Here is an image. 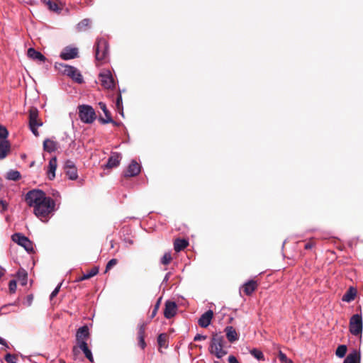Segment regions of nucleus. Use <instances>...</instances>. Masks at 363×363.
<instances>
[{"label":"nucleus","mask_w":363,"mask_h":363,"mask_svg":"<svg viewBox=\"0 0 363 363\" xmlns=\"http://www.w3.org/2000/svg\"><path fill=\"white\" fill-rule=\"evenodd\" d=\"M55 206V201L50 197H47L33 209V213L41 221L47 222L54 212Z\"/></svg>","instance_id":"1"},{"label":"nucleus","mask_w":363,"mask_h":363,"mask_svg":"<svg viewBox=\"0 0 363 363\" xmlns=\"http://www.w3.org/2000/svg\"><path fill=\"white\" fill-rule=\"evenodd\" d=\"M223 336L218 334L213 335L211 338L209 352L218 359L227 354V351L223 349Z\"/></svg>","instance_id":"2"},{"label":"nucleus","mask_w":363,"mask_h":363,"mask_svg":"<svg viewBox=\"0 0 363 363\" xmlns=\"http://www.w3.org/2000/svg\"><path fill=\"white\" fill-rule=\"evenodd\" d=\"M47 198L45 194L38 189L29 191L25 196V200L30 207L35 208L41 202Z\"/></svg>","instance_id":"3"},{"label":"nucleus","mask_w":363,"mask_h":363,"mask_svg":"<svg viewBox=\"0 0 363 363\" xmlns=\"http://www.w3.org/2000/svg\"><path fill=\"white\" fill-rule=\"evenodd\" d=\"M79 117L80 120L87 124L92 123L96 118L94 109L89 105H80L78 107Z\"/></svg>","instance_id":"4"},{"label":"nucleus","mask_w":363,"mask_h":363,"mask_svg":"<svg viewBox=\"0 0 363 363\" xmlns=\"http://www.w3.org/2000/svg\"><path fill=\"white\" fill-rule=\"evenodd\" d=\"M43 125V122L38 118V110L31 108L29 111V127L35 136H38V128Z\"/></svg>","instance_id":"5"},{"label":"nucleus","mask_w":363,"mask_h":363,"mask_svg":"<svg viewBox=\"0 0 363 363\" xmlns=\"http://www.w3.org/2000/svg\"><path fill=\"white\" fill-rule=\"evenodd\" d=\"M350 332L353 335H359L362 333V318L359 314L353 315L350 320Z\"/></svg>","instance_id":"6"},{"label":"nucleus","mask_w":363,"mask_h":363,"mask_svg":"<svg viewBox=\"0 0 363 363\" xmlns=\"http://www.w3.org/2000/svg\"><path fill=\"white\" fill-rule=\"evenodd\" d=\"M108 43L106 40H97L95 47V55L96 60L102 61L105 60L108 55Z\"/></svg>","instance_id":"7"},{"label":"nucleus","mask_w":363,"mask_h":363,"mask_svg":"<svg viewBox=\"0 0 363 363\" xmlns=\"http://www.w3.org/2000/svg\"><path fill=\"white\" fill-rule=\"evenodd\" d=\"M60 65L62 67V72L65 74L71 77L74 81H75L77 83L81 84L83 82L82 75L77 68L67 65L60 64Z\"/></svg>","instance_id":"8"},{"label":"nucleus","mask_w":363,"mask_h":363,"mask_svg":"<svg viewBox=\"0 0 363 363\" xmlns=\"http://www.w3.org/2000/svg\"><path fill=\"white\" fill-rule=\"evenodd\" d=\"M11 239L14 242L24 247L27 252L33 251V242L27 237L23 235L21 233H14L12 235Z\"/></svg>","instance_id":"9"},{"label":"nucleus","mask_w":363,"mask_h":363,"mask_svg":"<svg viewBox=\"0 0 363 363\" xmlns=\"http://www.w3.org/2000/svg\"><path fill=\"white\" fill-rule=\"evenodd\" d=\"M99 80L101 84L107 89L114 87V80L109 70H105L100 73Z\"/></svg>","instance_id":"10"},{"label":"nucleus","mask_w":363,"mask_h":363,"mask_svg":"<svg viewBox=\"0 0 363 363\" xmlns=\"http://www.w3.org/2000/svg\"><path fill=\"white\" fill-rule=\"evenodd\" d=\"M89 330L87 325L80 327L76 333L77 344L79 345L82 342H86V340L89 337Z\"/></svg>","instance_id":"11"},{"label":"nucleus","mask_w":363,"mask_h":363,"mask_svg":"<svg viewBox=\"0 0 363 363\" xmlns=\"http://www.w3.org/2000/svg\"><path fill=\"white\" fill-rule=\"evenodd\" d=\"M177 306L175 302L167 301L165 302V308L164 310V315L166 318L169 319L177 314Z\"/></svg>","instance_id":"12"},{"label":"nucleus","mask_w":363,"mask_h":363,"mask_svg":"<svg viewBox=\"0 0 363 363\" xmlns=\"http://www.w3.org/2000/svg\"><path fill=\"white\" fill-rule=\"evenodd\" d=\"M140 172V165L133 160L128 167V169L124 172L123 175L125 177H135L138 175Z\"/></svg>","instance_id":"13"},{"label":"nucleus","mask_w":363,"mask_h":363,"mask_svg":"<svg viewBox=\"0 0 363 363\" xmlns=\"http://www.w3.org/2000/svg\"><path fill=\"white\" fill-rule=\"evenodd\" d=\"M122 156L118 152H112L109 157L107 163L104 165V168L111 169L119 165Z\"/></svg>","instance_id":"14"},{"label":"nucleus","mask_w":363,"mask_h":363,"mask_svg":"<svg viewBox=\"0 0 363 363\" xmlns=\"http://www.w3.org/2000/svg\"><path fill=\"white\" fill-rule=\"evenodd\" d=\"M213 313L211 310H208L201 315L199 319V325L202 328H207L211 321Z\"/></svg>","instance_id":"15"},{"label":"nucleus","mask_w":363,"mask_h":363,"mask_svg":"<svg viewBox=\"0 0 363 363\" xmlns=\"http://www.w3.org/2000/svg\"><path fill=\"white\" fill-rule=\"evenodd\" d=\"M343 363H361L360 350H353L345 359Z\"/></svg>","instance_id":"16"},{"label":"nucleus","mask_w":363,"mask_h":363,"mask_svg":"<svg viewBox=\"0 0 363 363\" xmlns=\"http://www.w3.org/2000/svg\"><path fill=\"white\" fill-rule=\"evenodd\" d=\"M78 50L74 48H65L60 53V57L65 60L74 59L77 56Z\"/></svg>","instance_id":"17"},{"label":"nucleus","mask_w":363,"mask_h":363,"mask_svg":"<svg viewBox=\"0 0 363 363\" xmlns=\"http://www.w3.org/2000/svg\"><path fill=\"white\" fill-rule=\"evenodd\" d=\"M28 57L33 60L40 62H45L46 60V57L41 52L32 48L28 50Z\"/></svg>","instance_id":"18"},{"label":"nucleus","mask_w":363,"mask_h":363,"mask_svg":"<svg viewBox=\"0 0 363 363\" xmlns=\"http://www.w3.org/2000/svg\"><path fill=\"white\" fill-rule=\"evenodd\" d=\"M99 106L103 111V112L105 115V117H106L105 118L100 117L99 121L103 124L108 123L109 122H113V120L111 118V113L108 111V110L107 109L106 105L103 102H99Z\"/></svg>","instance_id":"19"},{"label":"nucleus","mask_w":363,"mask_h":363,"mask_svg":"<svg viewBox=\"0 0 363 363\" xmlns=\"http://www.w3.org/2000/svg\"><path fill=\"white\" fill-rule=\"evenodd\" d=\"M59 148V144L57 142L51 140L45 139L43 142V149L48 152H52L56 151Z\"/></svg>","instance_id":"20"},{"label":"nucleus","mask_w":363,"mask_h":363,"mask_svg":"<svg viewBox=\"0 0 363 363\" xmlns=\"http://www.w3.org/2000/svg\"><path fill=\"white\" fill-rule=\"evenodd\" d=\"M57 166V162L55 157H52L49 161L48 176L49 179L52 180L55 177V171Z\"/></svg>","instance_id":"21"},{"label":"nucleus","mask_w":363,"mask_h":363,"mask_svg":"<svg viewBox=\"0 0 363 363\" xmlns=\"http://www.w3.org/2000/svg\"><path fill=\"white\" fill-rule=\"evenodd\" d=\"M10 151V143L6 140L0 142V160L4 159Z\"/></svg>","instance_id":"22"},{"label":"nucleus","mask_w":363,"mask_h":363,"mask_svg":"<svg viewBox=\"0 0 363 363\" xmlns=\"http://www.w3.org/2000/svg\"><path fill=\"white\" fill-rule=\"evenodd\" d=\"M225 332L230 342H233L238 339V333L233 326H227L225 329Z\"/></svg>","instance_id":"23"},{"label":"nucleus","mask_w":363,"mask_h":363,"mask_svg":"<svg viewBox=\"0 0 363 363\" xmlns=\"http://www.w3.org/2000/svg\"><path fill=\"white\" fill-rule=\"evenodd\" d=\"M257 286V284L255 281L250 280L247 282H246L243 286V291L247 295H250L252 293H253L255 290V289Z\"/></svg>","instance_id":"24"},{"label":"nucleus","mask_w":363,"mask_h":363,"mask_svg":"<svg viewBox=\"0 0 363 363\" xmlns=\"http://www.w3.org/2000/svg\"><path fill=\"white\" fill-rule=\"evenodd\" d=\"M79 349L84 352L85 357L90 361H94V357L91 351L89 349L86 342H82V344L77 345Z\"/></svg>","instance_id":"25"},{"label":"nucleus","mask_w":363,"mask_h":363,"mask_svg":"<svg viewBox=\"0 0 363 363\" xmlns=\"http://www.w3.org/2000/svg\"><path fill=\"white\" fill-rule=\"evenodd\" d=\"M79 349L84 352L85 357L90 361H94V357L91 351L89 349L86 342H82V344L77 345Z\"/></svg>","instance_id":"26"},{"label":"nucleus","mask_w":363,"mask_h":363,"mask_svg":"<svg viewBox=\"0 0 363 363\" xmlns=\"http://www.w3.org/2000/svg\"><path fill=\"white\" fill-rule=\"evenodd\" d=\"M188 241L184 239H177L174 242V249L176 252H180L188 245Z\"/></svg>","instance_id":"27"},{"label":"nucleus","mask_w":363,"mask_h":363,"mask_svg":"<svg viewBox=\"0 0 363 363\" xmlns=\"http://www.w3.org/2000/svg\"><path fill=\"white\" fill-rule=\"evenodd\" d=\"M17 279L22 286L26 285L28 281V274L26 271L24 269H20L17 272Z\"/></svg>","instance_id":"28"},{"label":"nucleus","mask_w":363,"mask_h":363,"mask_svg":"<svg viewBox=\"0 0 363 363\" xmlns=\"http://www.w3.org/2000/svg\"><path fill=\"white\" fill-rule=\"evenodd\" d=\"M66 174L71 180H75L78 177L77 171L74 164H72V167L66 170Z\"/></svg>","instance_id":"29"},{"label":"nucleus","mask_w":363,"mask_h":363,"mask_svg":"<svg viewBox=\"0 0 363 363\" xmlns=\"http://www.w3.org/2000/svg\"><path fill=\"white\" fill-rule=\"evenodd\" d=\"M347 351V346L345 345H340L336 349L335 355L339 358H343L345 356Z\"/></svg>","instance_id":"30"},{"label":"nucleus","mask_w":363,"mask_h":363,"mask_svg":"<svg viewBox=\"0 0 363 363\" xmlns=\"http://www.w3.org/2000/svg\"><path fill=\"white\" fill-rule=\"evenodd\" d=\"M21 178V174L17 170H11L6 174V179L11 181H17Z\"/></svg>","instance_id":"31"},{"label":"nucleus","mask_w":363,"mask_h":363,"mask_svg":"<svg viewBox=\"0 0 363 363\" xmlns=\"http://www.w3.org/2000/svg\"><path fill=\"white\" fill-rule=\"evenodd\" d=\"M98 272H99V269L97 267H93L89 272H87L86 273L83 274V276L81 278V280H85V279H90V278L94 277L95 275H96L98 274Z\"/></svg>","instance_id":"32"},{"label":"nucleus","mask_w":363,"mask_h":363,"mask_svg":"<svg viewBox=\"0 0 363 363\" xmlns=\"http://www.w3.org/2000/svg\"><path fill=\"white\" fill-rule=\"evenodd\" d=\"M250 353L259 361L264 359L262 352L258 349H252L250 350Z\"/></svg>","instance_id":"33"},{"label":"nucleus","mask_w":363,"mask_h":363,"mask_svg":"<svg viewBox=\"0 0 363 363\" xmlns=\"http://www.w3.org/2000/svg\"><path fill=\"white\" fill-rule=\"evenodd\" d=\"M172 255L169 252L164 253L163 257L161 258V263L164 265H167L172 261Z\"/></svg>","instance_id":"34"},{"label":"nucleus","mask_w":363,"mask_h":363,"mask_svg":"<svg viewBox=\"0 0 363 363\" xmlns=\"http://www.w3.org/2000/svg\"><path fill=\"white\" fill-rule=\"evenodd\" d=\"M90 24V20L88 18L83 19L77 25V28L79 30H84L86 27H88Z\"/></svg>","instance_id":"35"},{"label":"nucleus","mask_w":363,"mask_h":363,"mask_svg":"<svg viewBox=\"0 0 363 363\" xmlns=\"http://www.w3.org/2000/svg\"><path fill=\"white\" fill-rule=\"evenodd\" d=\"M279 359L281 363H293L292 360L289 359L281 351L279 352Z\"/></svg>","instance_id":"36"},{"label":"nucleus","mask_w":363,"mask_h":363,"mask_svg":"<svg viewBox=\"0 0 363 363\" xmlns=\"http://www.w3.org/2000/svg\"><path fill=\"white\" fill-rule=\"evenodd\" d=\"M146 323H143L138 325V337H145Z\"/></svg>","instance_id":"37"},{"label":"nucleus","mask_w":363,"mask_h":363,"mask_svg":"<svg viewBox=\"0 0 363 363\" xmlns=\"http://www.w3.org/2000/svg\"><path fill=\"white\" fill-rule=\"evenodd\" d=\"M162 296H160V298H158L157 301L156 302L155 305V307H154V309L152 312V314L150 315V318H153L156 314H157V310L160 306V303H161V301H162Z\"/></svg>","instance_id":"38"},{"label":"nucleus","mask_w":363,"mask_h":363,"mask_svg":"<svg viewBox=\"0 0 363 363\" xmlns=\"http://www.w3.org/2000/svg\"><path fill=\"white\" fill-rule=\"evenodd\" d=\"M167 335L165 333H161L157 337V342L160 346H163L167 340Z\"/></svg>","instance_id":"39"},{"label":"nucleus","mask_w":363,"mask_h":363,"mask_svg":"<svg viewBox=\"0 0 363 363\" xmlns=\"http://www.w3.org/2000/svg\"><path fill=\"white\" fill-rule=\"evenodd\" d=\"M116 105L118 111L121 112V113L123 115V106H122V96L121 94H119L117 96Z\"/></svg>","instance_id":"40"},{"label":"nucleus","mask_w":363,"mask_h":363,"mask_svg":"<svg viewBox=\"0 0 363 363\" xmlns=\"http://www.w3.org/2000/svg\"><path fill=\"white\" fill-rule=\"evenodd\" d=\"M9 135L8 130L4 126L0 125V140H5Z\"/></svg>","instance_id":"41"},{"label":"nucleus","mask_w":363,"mask_h":363,"mask_svg":"<svg viewBox=\"0 0 363 363\" xmlns=\"http://www.w3.org/2000/svg\"><path fill=\"white\" fill-rule=\"evenodd\" d=\"M9 291L11 294H14L16 292V281L15 280L10 281H9Z\"/></svg>","instance_id":"42"},{"label":"nucleus","mask_w":363,"mask_h":363,"mask_svg":"<svg viewBox=\"0 0 363 363\" xmlns=\"http://www.w3.org/2000/svg\"><path fill=\"white\" fill-rule=\"evenodd\" d=\"M117 263H118V260L116 259H111V260H109L106 264V271L111 269Z\"/></svg>","instance_id":"43"},{"label":"nucleus","mask_w":363,"mask_h":363,"mask_svg":"<svg viewBox=\"0 0 363 363\" xmlns=\"http://www.w3.org/2000/svg\"><path fill=\"white\" fill-rule=\"evenodd\" d=\"M5 360L8 362V363H16V357L13 354H11L9 353L6 354L5 355Z\"/></svg>","instance_id":"44"},{"label":"nucleus","mask_w":363,"mask_h":363,"mask_svg":"<svg viewBox=\"0 0 363 363\" xmlns=\"http://www.w3.org/2000/svg\"><path fill=\"white\" fill-rule=\"evenodd\" d=\"M48 6L49 9L52 11H57L59 10L57 4L54 1H49L48 2Z\"/></svg>","instance_id":"45"},{"label":"nucleus","mask_w":363,"mask_h":363,"mask_svg":"<svg viewBox=\"0 0 363 363\" xmlns=\"http://www.w3.org/2000/svg\"><path fill=\"white\" fill-rule=\"evenodd\" d=\"M8 203L4 199H0V211L4 212L7 210Z\"/></svg>","instance_id":"46"},{"label":"nucleus","mask_w":363,"mask_h":363,"mask_svg":"<svg viewBox=\"0 0 363 363\" xmlns=\"http://www.w3.org/2000/svg\"><path fill=\"white\" fill-rule=\"evenodd\" d=\"M357 289L355 287L350 286L345 292V295H357Z\"/></svg>","instance_id":"47"},{"label":"nucleus","mask_w":363,"mask_h":363,"mask_svg":"<svg viewBox=\"0 0 363 363\" xmlns=\"http://www.w3.org/2000/svg\"><path fill=\"white\" fill-rule=\"evenodd\" d=\"M138 344H139V346L142 348V349H144L146 346V343L145 342V337H138Z\"/></svg>","instance_id":"48"},{"label":"nucleus","mask_w":363,"mask_h":363,"mask_svg":"<svg viewBox=\"0 0 363 363\" xmlns=\"http://www.w3.org/2000/svg\"><path fill=\"white\" fill-rule=\"evenodd\" d=\"M206 337H207L206 335H200V334H196V336L194 338V341L204 340L206 339Z\"/></svg>","instance_id":"49"},{"label":"nucleus","mask_w":363,"mask_h":363,"mask_svg":"<svg viewBox=\"0 0 363 363\" xmlns=\"http://www.w3.org/2000/svg\"><path fill=\"white\" fill-rule=\"evenodd\" d=\"M356 296H342V301L344 302L350 303L355 299Z\"/></svg>","instance_id":"50"},{"label":"nucleus","mask_w":363,"mask_h":363,"mask_svg":"<svg viewBox=\"0 0 363 363\" xmlns=\"http://www.w3.org/2000/svg\"><path fill=\"white\" fill-rule=\"evenodd\" d=\"M33 296H26V301L24 303L26 306H30L33 302Z\"/></svg>","instance_id":"51"},{"label":"nucleus","mask_w":363,"mask_h":363,"mask_svg":"<svg viewBox=\"0 0 363 363\" xmlns=\"http://www.w3.org/2000/svg\"><path fill=\"white\" fill-rule=\"evenodd\" d=\"M228 362L229 363H239V362L238 361L236 357L233 355L229 356Z\"/></svg>","instance_id":"52"},{"label":"nucleus","mask_w":363,"mask_h":363,"mask_svg":"<svg viewBox=\"0 0 363 363\" xmlns=\"http://www.w3.org/2000/svg\"><path fill=\"white\" fill-rule=\"evenodd\" d=\"M62 284H58L56 288L53 290V291L50 294L52 296L57 295L59 293L60 286Z\"/></svg>","instance_id":"53"},{"label":"nucleus","mask_w":363,"mask_h":363,"mask_svg":"<svg viewBox=\"0 0 363 363\" xmlns=\"http://www.w3.org/2000/svg\"><path fill=\"white\" fill-rule=\"evenodd\" d=\"M72 164H74L72 161H67L65 164V169L67 170L72 167Z\"/></svg>","instance_id":"54"},{"label":"nucleus","mask_w":363,"mask_h":363,"mask_svg":"<svg viewBox=\"0 0 363 363\" xmlns=\"http://www.w3.org/2000/svg\"><path fill=\"white\" fill-rule=\"evenodd\" d=\"M6 270L0 267V278L4 275Z\"/></svg>","instance_id":"55"},{"label":"nucleus","mask_w":363,"mask_h":363,"mask_svg":"<svg viewBox=\"0 0 363 363\" xmlns=\"http://www.w3.org/2000/svg\"><path fill=\"white\" fill-rule=\"evenodd\" d=\"M0 344H2V345H5L6 344L5 340L3 339L2 337H0Z\"/></svg>","instance_id":"56"},{"label":"nucleus","mask_w":363,"mask_h":363,"mask_svg":"<svg viewBox=\"0 0 363 363\" xmlns=\"http://www.w3.org/2000/svg\"><path fill=\"white\" fill-rule=\"evenodd\" d=\"M111 123H113L114 125H118V123L113 121V122H111Z\"/></svg>","instance_id":"57"},{"label":"nucleus","mask_w":363,"mask_h":363,"mask_svg":"<svg viewBox=\"0 0 363 363\" xmlns=\"http://www.w3.org/2000/svg\"><path fill=\"white\" fill-rule=\"evenodd\" d=\"M215 363H219V362H216Z\"/></svg>","instance_id":"58"}]
</instances>
